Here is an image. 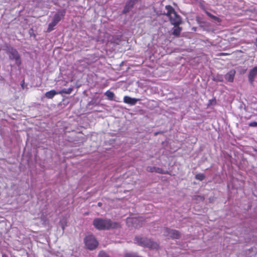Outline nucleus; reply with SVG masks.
Masks as SVG:
<instances>
[{
    "label": "nucleus",
    "mask_w": 257,
    "mask_h": 257,
    "mask_svg": "<svg viewBox=\"0 0 257 257\" xmlns=\"http://www.w3.org/2000/svg\"><path fill=\"white\" fill-rule=\"evenodd\" d=\"M131 1H133L136 4L139 0H131Z\"/></svg>",
    "instance_id": "24"
},
{
    "label": "nucleus",
    "mask_w": 257,
    "mask_h": 257,
    "mask_svg": "<svg viewBox=\"0 0 257 257\" xmlns=\"http://www.w3.org/2000/svg\"><path fill=\"white\" fill-rule=\"evenodd\" d=\"M213 80L216 82H222L223 81V77L222 75H217L213 77Z\"/></svg>",
    "instance_id": "15"
},
{
    "label": "nucleus",
    "mask_w": 257,
    "mask_h": 257,
    "mask_svg": "<svg viewBox=\"0 0 257 257\" xmlns=\"http://www.w3.org/2000/svg\"><path fill=\"white\" fill-rule=\"evenodd\" d=\"M72 91V88L63 89L61 91L56 92L54 90L47 92L45 94V96H54L55 95L60 94L62 93L70 94Z\"/></svg>",
    "instance_id": "7"
},
{
    "label": "nucleus",
    "mask_w": 257,
    "mask_h": 257,
    "mask_svg": "<svg viewBox=\"0 0 257 257\" xmlns=\"http://www.w3.org/2000/svg\"><path fill=\"white\" fill-rule=\"evenodd\" d=\"M108 98H109L110 100H113V97H108ZM114 100H115V99H114Z\"/></svg>",
    "instance_id": "27"
},
{
    "label": "nucleus",
    "mask_w": 257,
    "mask_h": 257,
    "mask_svg": "<svg viewBox=\"0 0 257 257\" xmlns=\"http://www.w3.org/2000/svg\"><path fill=\"white\" fill-rule=\"evenodd\" d=\"M182 30V28L179 26H174V27L173 29L172 34L176 36H179L181 31Z\"/></svg>",
    "instance_id": "13"
},
{
    "label": "nucleus",
    "mask_w": 257,
    "mask_h": 257,
    "mask_svg": "<svg viewBox=\"0 0 257 257\" xmlns=\"http://www.w3.org/2000/svg\"><path fill=\"white\" fill-rule=\"evenodd\" d=\"M235 74V71L234 69H232L225 75L224 78L228 82H232L234 80Z\"/></svg>",
    "instance_id": "9"
},
{
    "label": "nucleus",
    "mask_w": 257,
    "mask_h": 257,
    "mask_svg": "<svg viewBox=\"0 0 257 257\" xmlns=\"http://www.w3.org/2000/svg\"><path fill=\"white\" fill-rule=\"evenodd\" d=\"M257 75V68L256 67H254L252 69H250L248 74V80L249 83L252 85L254 81V78Z\"/></svg>",
    "instance_id": "8"
},
{
    "label": "nucleus",
    "mask_w": 257,
    "mask_h": 257,
    "mask_svg": "<svg viewBox=\"0 0 257 257\" xmlns=\"http://www.w3.org/2000/svg\"><path fill=\"white\" fill-rule=\"evenodd\" d=\"M6 52L9 56V58L11 61H15V64L20 66L22 64V60L20 54L17 49L10 46H7L6 48Z\"/></svg>",
    "instance_id": "3"
},
{
    "label": "nucleus",
    "mask_w": 257,
    "mask_h": 257,
    "mask_svg": "<svg viewBox=\"0 0 257 257\" xmlns=\"http://www.w3.org/2000/svg\"><path fill=\"white\" fill-rule=\"evenodd\" d=\"M248 125L250 127H255L257 126V122H256V121L251 122L248 124Z\"/></svg>",
    "instance_id": "22"
},
{
    "label": "nucleus",
    "mask_w": 257,
    "mask_h": 257,
    "mask_svg": "<svg viewBox=\"0 0 257 257\" xmlns=\"http://www.w3.org/2000/svg\"><path fill=\"white\" fill-rule=\"evenodd\" d=\"M65 15V11L64 10L59 11L54 15L53 20H54L56 23H58V22L62 19V18L64 17Z\"/></svg>",
    "instance_id": "11"
},
{
    "label": "nucleus",
    "mask_w": 257,
    "mask_h": 257,
    "mask_svg": "<svg viewBox=\"0 0 257 257\" xmlns=\"http://www.w3.org/2000/svg\"><path fill=\"white\" fill-rule=\"evenodd\" d=\"M98 205L100 206V203H98Z\"/></svg>",
    "instance_id": "29"
},
{
    "label": "nucleus",
    "mask_w": 257,
    "mask_h": 257,
    "mask_svg": "<svg viewBox=\"0 0 257 257\" xmlns=\"http://www.w3.org/2000/svg\"><path fill=\"white\" fill-rule=\"evenodd\" d=\"M139 100H140L139 99L133 98L132 97H123V101L131 105H134Z\"/></svg>",
    "instance_id": "12"
},
{
    "label": "nucleus",
    "mask_w": 257,
    "mask_h": 257,
    "mask_svg": "<svg viewBox=\"0 0 257 257\" xmlns=\"http://www.w3.org/2000/svg\"><path fill=\"white\" fill-rule=\"evenodd\" d=\"M156 173H158L160 174H166V172L163 170L162 169L156 167Z\"/></svg>",
    "instance_id": "19"
},
{
    "label": "nucleus",
    "mask_w": 257,
    "mask_h": 257,
    "mask_svg": "<svg viewBox=\"0 0 257 257\" xmlns=\"http://www.w3.org/2000/svg\"><path fill=\"white\" fill-rule=\"evenodd\" d=\"M135 4L131 0H128L126 2L125 7L122 11L123 14H126L128 13L134 7Z\"/></svg>",
    "instance_id": "10"
},
{
    "label": "nucleus",
    "mask_w": 257,
    "mask_h": 257,
    "mask_svg": "<svg viewBox=\"0 0 257 257\" xmlns=\"http://www.w3.org/2000/svg\"><path fill=\"white\" fill-rule=\"evenodd\" d=\"M137 219H134L133 220V223H136V221H137Z\"/></svg>",
    "instance_id": "25"
},
{
    "label": "nucleus",
    "mask_w": 257,
    "mask_h": 257,
    "mask_svg": "<svg viewBox=\"0 0 257 257\" xmlns=\"http://www.w3.org/2000/svg\"><path fill=\"white\" fill-rule=\"evenodd\" d=\"M62 229H63V230L64 229L65 227H64V225H62Z\"/></svg>",
    "instance_id": "28"
},
{
    "label": "nucleus",
    "mask_w": 257,
    "mask_h": 257,
    "mask_svg": "<svg viewBox=\"0 0 257 257\" xmlns=\"http://www.w3.org/2000/svg\"><path fill=\"white\" fill-rule=\"evenodd\" d=\"M24 84H25L24 80H23L22 82V83H21V86L23 89H24Z\"/></svg>",
    "instance_id": "23"
},
{
    "label": "nucleus",
    "mask_w": 257,
    "mask_h": 257,
    "mask_svg": "<svg viewBox=\"0 0 257 257\" xmlns=\"http://www.w3.org/2000/svg\"><path fill=\"white\" fill-rule=\"evenodd\" d=\"M54 20H52V21L49 24L47 32H50L53 30V28L57 24Z\"/></svg>",
    "instance_id": "14"
},
{
    "label": "nucleus",
    "mask_w": 257,
    "mask_h": 257,
    "mask_svg": "<svg viewBox=\"0 0 257 257\" xmlns=\"http://www.w3.org/2000/svg\"><path fill=\"white\" fill-rule=\"evenodd\" d=\"M195 178L200 181H202L205 178V176L202 174H198L196 175Z\"/></svg>",
    "instance_id": "17"
},
{
    "label": "nucleus",
    "mask_w": 257,
    "mask_h": 257,
    "mask_svg": "<svg viewBox=\"0 0 257 257\" xmlns=\"http://www.w3.org/2000/svg\"><path fill=\"white\" fill-rule=\"evenodd\" d=\"M163 235L168 238L178 239L180 237L179 232L176 230L164 228L162 230Z\"/></svg>",
    "instance_id": "6"
},
{
    "label": "nucleus",
    "mask_w": 257,
    "mask_h": 257,
    "mask_svg": "<svg viewBox=\"0 0 257 257\" xmlns=\"http://www.w3.org/2000/svg\"><path fill=\"white\" fill-rule=\"evenodd\" d=\"M105 95H106V96H114L113 93L110 91H107L105 93Z\"/></svg>",
    "instance_id": "21"
},
{
    "label": "nucleus",
    "mask_w": 257,
    "mask_h": 257,
    "mask_svg": "<svg viewBox=\"0 0 257 257\" xmlns=\"http://www.w3.org/2000/svg\"><path fill=\"white\" fill-rule=\"evenodd\" d=\"M255 44L256 45V47H257V38L255 39Z\"/></svg>",
    "instance_id": "26"
},
{
    "label": "nucleus",
    "mask_w": 257,
    "mask_h": 257,
    "mask_svg": "<svg viewBox=\"0 0 257 257\" xmlns=\"http://www.w3.org/2000/svg\"><path fill=\"white\" fill-rule=\"evenodd\" d=\"M165 11L161 10L160 12H157L158 15L167 16L170 20L171 23L174 26H179L182 24V18L175 11L174 9L170 5L165 6Z\"/></svg>",
    "instance_id": "1"
},
{
    "label": "nucleus",
    "mask_w": 257,
    "mask_h": 257,
    "mask_svg": "<svg viewBox=\"0 0 257 257\" xmlns=\"http://www.w3.org/2000/svg\"><path fill=\"white\" fill-rule=\"evenodd\" d=\"M93 225L98 230H108L119 227V224L108 219L96 218L93 220Z\"/></svg>",
    "instance_id": "2"
},
{
    "label": "nucleus",
    "mask_w": 257,
    "mask_h": 257,
    "mask_svg": "<svg viewBox=\"0 0 257 257\" xmlns=\"http://www.w3.org/2000/svg\"><path fill=\"white\" fill-rule=\"evenodd\" d=\"M98 257H109L106 253L105 252L101 251L99 252L98 254Z\"/></svg>",
    "instance_id": "20"
},
{
    "label": "nucleus",
    "mask_w": 257,
    "mask_h": 257,
    "mask_svg": "<svg viewBox=\"0 0 257 257\" xmlns=\"http://www.w3.org/2000/svg\"><path fill=\"white\" fill-rule=\"evenodd\" d=\"M216 100L215 98H213L209 100L208 103L207 104V107H210L211 106L214 105L216 104Z\"/></svg>",
    "instance_id": "16"
},
{
    "label": "nucleus",
    "mask_w": 257,
    "mask_h": 257,
    "mask_svg": "<svg viewBox=\"0 0 257 257\" xmlns=\"http://www.w3.org/2000/svg\"><path fill=\"white\" fill-rule=\"evenodd\" d=\"M156 167H152L149 166L147 168V171L149 172H156Z\"/></svg>",
    "instance_id": "18"
},
{
    "label": "nucleus",
    "mask_w": 257,
    "mask_h": 257,
    "mask_svg": "<svg viewBox=\"0 0 257 257\" xmlns=\"http://www.w3.org/2000/svg\"><path fill=\"white\" fill-rule=\"evenodd\" d=\"M85 243L87 247L90 250L95 249L98 244V241L93 235H89L86 236Z\"/></svg>",
    "instance_id": "5"
},
{
    "label": "nucleus",
    "mask_w": 257,
    "mask_h": 257,
    "mask_svg": "<svg viewBox=\"0 0 257 257\" xmlns=\"http://www.w3.org/2000/svg\"><path fill=\"white\" fill-rule=\"evenodd\" d=\"M135 241L139 245L146 247L150 249H157L159 247V244L150 239L146 237H136L135 239Z\"/></svg>",
    "instance_id": "4"
}]
</instances>
